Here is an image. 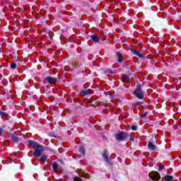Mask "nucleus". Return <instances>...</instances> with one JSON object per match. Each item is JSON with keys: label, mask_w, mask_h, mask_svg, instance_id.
Listing matches in <instances>:
<instances>
[{"label": "nucleus", "mask_w": 181, "mask_h": 181, "mask_svg": "<svg viewBox=\"0 0 181 181\" xmlns=\"http://www.w3.org/2000/svg\"><path fill=\"white\" fill-rule=\"evenodd\" d=\"M10 137L12 139L13 142H18V141L19 140V139L18 138V136L15 133L13 134H11Z\"/></svg>", "instance_id": "nucleus-7"}, {"label": "nucleus", "mask_w": 181, "mask_h": 181, "mask_svg": "<svg viewBox=\"0 0 181 181\" xmlns=\"http://www.w3.org/2000/svg\"><path fill=\"white\" fill-rule=\"evenodd\" d=\"M91 39L92 40H93V42H95V43H97V42H100V37L93 35L91 36Z\"/></svg>", "instance_id": "nucleus-9"}, {"label": "nucleus", "mask_w": 181, "mask_h": 181, "mask_svg": "<svg viewBox=\"0 0 181 181\" xmlns=\"http://www.w3.org/2000/svg\"><path fill=\"white\" fill-rule=\"evenodd\" d=\"M164 179L167 181H172L173 180V177L171 175H166L164 177Z\"/></svg>", "instance_id": "nucleus-14"}, {"label": "nucleus", "mask_w": 181, "mask_h": 181, "mask_svg": "<svg viewBox=\"0 0 181 181\" xmlns=\"http://www.w3.org/2000/svg\"><path fill=\"white\" fill-rule=\"evenodd\" d=\"M79 152L82 153L83 156L86 155V150H84V148L80 147Z\"/></svg>", "instance_id": "nucleus-17"}, {"label": "nucleus", "mask_w": 181, "mask_h": 181, "mask_svg": "<svg viewBox=\"0 0 181 181\" xmlns=\"http://www.w3.org/2000/svg\"><path fill=\"white\" fill-rule=\"evenodd\" d=\"M52 169L53 170H54L55 172L57 170V169H59V165H57V163H54L52 164Z\"/></svg>", "instance_id": "nucleus-13"}, {"label": "nucleus", "mask_w": 181, "mask_h": 181, "mask_svg": "<svg viewBox=\"0 0 181 181\" xmlns=\"http://www.w3.org/2000/svg\"><path fill=\"white\" fill-rule=\"evenodd\" d=\"M148 176L151 180H159L160 179V175L156 171H152L148 174Z\"/></svg>", "instance_id": "nucleus-4"}, {"label": "nucleus", "mask_w": 181, "mask_h": 181, "mask_svg": "<svg viewBox=\"0 0 181 181\" xmlns=\"http://www.w3.org/2000/svg\"><path fill=\"white\" fill-rule=\"evenodd\" d=\"M159 170H162L163 168H162V167H159Z\"/></svg>", "instance_id": "nucleus-25"}, {"label": "nucleus", "mask_w": 181, "mask_h": 181, "mask_svg": "<svg viewBox=\"0 0 181 181\" xmlns=\"http://www.w3.org/2000/svg\"><path fill=\"white\" fill-rule=\"evenodd\" d=\"M76 172L81 177H84V173H83L81 170H77Z\"/></svg>", "instance_id": "nucleus-15"}, {"label": "nucleus", "mask_w": 181, "mask_h": 181, "mask_svg": "<svg viewBox=\"0 0 181 181\" xmlns=\"http://www.w3.org/2000/svg\"><path fill=\"white\" fill-rule=\"evenodd\" d=\"M134 95L139 98V100H142L144 98V92L141 87H137V88L134 90Z\"/></svg>", "instance_id": "nucleus-3"}, {"label": "nucleus", "mask_w": 181, "mask_h": 181, "mask_svg": "<svg viewBox=\"0 0 181 181\" xmlns=\"http://www.w3.org/2000/svg\"><path fill=\"white\" fill-rule=\"evenodd\" d=\"M47 81H48V83H49V84H54V83H56V81H57V79H56V78H53L52 76H47Z\"/></svg>", "instance_id": "nucleus-6"}, {"label": "nucleus", "mask_w": 181, "mask_h": 181, "mask_svg": "<svg viewBox=\"0 0 181 181\" xmlns=\"http://www.w3.org/2000/svg\"><path fill=\"white\" fill-rule=\"evenodd\" d=\"M103 157L104 158L106 162H110V160L108 159V154L107 153V151H104L103 154Z\"/></svg>", "instance_id": "nucleus-11"}, {"label": "nucleus", "mask_w": 181, "mask_h": 181, "mask_svg": "<svg viewBox=\"0 0 181 181\" xmlns=\"http://www.w3.org/2000/svg\"><path fill=\"white\" fill-rule=\"evenodd\" d=\"M148 148L150 149V151H155V149H156V146L152 144V142H149L148 144Z\"/></svg>", "instance_id": "nucleus-8"}, {"label": "nucleus", "mask_w": 181, "mask_h": 181, "mask_svg": "<svg viewBox=\"0 0 181 181\" xmlns=\"http://www.w3.org/2000/svg\"><path fill=\"white\" fill-rule=\"evenodd\" d=\"M117 56L118 57V62L119 63H122L123 62V57H122V54L119 52H117Z\"/></svg>", "instance_id": "nucleus-10"}, {"label": "nucleus", "mask_w": 181, "mask_h": 181, "mask_svg": "<svg viewBox=\"0 0 181 181\" xmlns=\"http://www.w3.org/2000/svg\"><path fill=\"white\" fill-rule=\"evenodd\" d=\"M11 69H16V64H15V63H12L11 64Z\"/></svg>", "instance_id": "nucleus-18"}, {"label": "nucleus", "mask_w": 181, "mask_h": 181, "mask_svg": "<svg viewBox=\"0 0 181 181\" xmlns=\"http://www.w3.org/2000/svg\"><path fill=\"white\" fill-rule=\"evenodd\" d=\"M47 159V158H46V156H41V160L45 161Z\"/></svg>", "instance_id": "nucleus-19"}, {"label": "nucleus", "mask_w": 181, "mask_h": 181, "mask_svg": "<svg viewBox=\"0 0 181 181\" xmlns=\"http://www.w3.org/2000/svg\"><path fill=\"white\" fill-rule=\"evenodd\" d=\"M130 141H134V139L133 138H130Z\"/></svg>", "instance_id": "nucleus-26"}, {"label": "nucleus", "mask_w": 181, "mask_h": 181, "mask_svg": "<svg viewBox=\"0 0 181 181\" xmlns=\"http://www.w3.org/2000/svg\"><path fill=\"white\" fill-rule=\"evenodd\" d=\"M116 141H124V139L128 138V134L124 132H118L115 135Z\"/></svg>", "instance_id": "nucleus-2"}, {"label": "nucleus", "mask_w": 181, "mask_h": 181, "mask_svg": "<svg viewBox=\"0 0 181 181\" xmlns=\"http://www.w3.org/2000/svg\"><path fill=\"white\" fill-rule=\"evenodd\" d=\"M74 181H81V180H80V178H78V177H74Z\"/></svg>", "instance_id": "nucleus-20"}, {"label": "nucleus", "mask_w": 181, "mask_h": 181, "mask_svg": "<svg viewBox=\"0 0 181 181\" xmlns=\"http://www.w3.org/2000/svg\"><path fill=\"white\" fill-rule=\"evenodd\" d=\"M28 144L32 146L33 149H35L34 156H42V152H43V146L39 145V144L29 140Z\"/></svg>", "instance_id": "nucleus-1"}, {"label": "nucleus", "mask_w": 181, "mask_h": 181, "mask_svg": "<svg viewBox=\"0 0 181 181\" xmlns=\"http://www.w3.org/2000/svg\"><path fill=\"white\" fill-rule=\"evenodd\" d=\"M3 133H4V130H2V129H0V135H2Z\"/></svg>", "instance_id": "nucleus-23"}, {"label": "nucleus", "mask_w": 181, "mask_h": 181, "mask_svg": "<svg viewBox=\"0 0 181 181\" xmlns=\"http://www.w3.org/2000/svg\"><path fill=\"white\" fill-rule=\"evenodd\" d=\"M80 94L81 95H88V94H90V90H82L81 91Z\"/></svg>", "instance_id": "nucleus-12"}, {"label": "nucleus", "mask_w": 181, "mask_h": 181, "mask_svg": "<svg viewBox=\"0 0 181 181\" xmlns=\"http://www.w3.org/2000/svg\"><path fill=\"white\" fill-rule=\"evenodd\" d=\"M124 81H125L126 83H129V76L124 75V78H123Z\"/></svg>", "instance_id": "nucleus-16"}, {"label": "nucleus", "mask_w": 181, "mask_h": 181, "mask_svg": "<svg viewBox=\"0 0 181 181\" xmlns=\"http://www.w3.org/2000/svg\"><path fill=\"white\" fill-rule=\"evenodd\" d=\"M132 131H136V126H132Z\"/></svg>", "instance_id": "nucleus-21"}, {"label": "nucleus", "mask_w": 181, "mask_h": 181, "mask_svg": "<svg viewBox=\"0 0 181 181\" xmlns=\"http://www.w3.org/2000/svg\"><path fill=\"white\" fill-rule=\"evenodd\" d=\"M132 53H133V54H135V56L140 57V59L144 58V54H142V53L139 52V51L136 49H132Z\"/></svg>", "instance_id": "nucleus-5"}, {"label": "nucleus", "mask_w": 181, "mask_h": 181, "mask_svg": "<svg viewBox=\"0 0 181 181\" xmlns=\"http://www.w3.org/2000/svg\"><path fill=\"white\" fill-rule=\"evenodd\" d=\"M0 115H1V117H5V115H6V113H4V112H2L0 111Z\"/></svg>", "instance_id": "nucleus-22"}, {"label": "nucleus", "mask_w": 181, "mask_h": 181, "mask_svg": "<svg viewBox=\"0 0 181 181\" xmlns=\"http://www.w3.org/2000/svg\"><path fill=\"white\" fill-rule=\"evenodd\" d=\"M146 115V112L144 113V115H142L141 117H145Z\"/></svg>", "instance_id": "nucleus-24"}]
</instances>
